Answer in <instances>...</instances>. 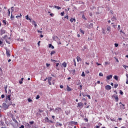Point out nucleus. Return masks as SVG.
Wrapping results in <instances>:
<instances>
[{
    "label": "nucleus",
    "instance_id": "c756f323",
    "mask_svg": "<svg viewBox=\"0 0 128 128\" xmlns=\"http://www.w3.org/2000/svg\"><path fill=\"white\" fill-rule=\"evenodd\" d=\"M74 66H76V59H73Z\"/></svg>",
    "mask_w": 128,
    "mask_h": 128
},
{
    "label": "nucleus",
    "instance_id": "c85d7f7f",
    "mask_svg": "<svg viewBox=\"0 0 128 128\" xmlns=\"http://www.w3.org/2000/svg\"><path fill=\"white\" fill-rule=\"evenodd\" d=\"M110 30H111L110 26H108L106 28V30H108V32H110Z\"/></svg>",
    "mask_w": 128,
    "mask_h": 128
},
{
    "label": "nucleus",
    "instance_id": "4c0bfd02",
    "mask_svg": "<svg viewBox=\"0 0 128 128\" xmlns=\"http://www.w3.org/2000/svg\"><path fill=\"white\" fill-rule=\"evenodd\" d=\"M28 102H32V100L30 99V98H28Z\"/></svg>",
    "mask_w": 128,
    "mask_h": 128
},
{
    "label": "nucleus",
    "instance_id": "393cba45",
    "mask_svg": "<svg viewBox=\"0 0 128 128\" xmlns=\"http://www.w3.org/2000/svg\"><path fill=\"white\" fill-rule=\"evenodd\" d=\"M66 90H68V92H70V90H72V89L70 88V86H67Z\"/></svg>",
    "mask_w": 128,
    "mask_h": 128
},
{
    "label": "nucleus",
    "instance_id": "f257e3e1",
    "mask_svg": "<svg viewBox=\"0 0 128 128\" xmlns=\"http://www.w3.org/2000/svg\"><path fill=\"white\" fill-rule=\"evenodd\" d=\"M12 102H9L7 104L4 102L2 104V106L4 110H8V106H12Z\"/></svg>",
    "mask_w": 128,
    "mask_h": 128
},
{
    "label": "nucleus",
    "instance_id": "4d7b16f0",
    "mask_svg": "<svg viewBox=\"0 0 128 128\" xmlns=\"http://www.w3.org/2000/svg\"><path fill=\"white\" fill-rule=\"evenodd\" d=\"M118 30H120V26L118 25Z\"/></svg>",
    "mask_w": 128,
    "mask_h": 128
},
{
    "label": "nucleus",
    "instance_id": "4468645a",
    "mask_svg": "<svg viewBox=\"0 0 128 128\" xmlns=\"http://www.w3.org/2000/svg\"><path fill=\"white\" fill-rule=\"evenodd\" d=\"M106 78L108 80H110V78H112V75H110L106 76Z\"/></svg>",
    "mask_w": 128,
    "mask_h": 128
},
{
    "label": "nucleus",
    "instance_id": "a878e982",
    "mask_svg": "<svg viewBox=\"0 0 128 128\" xmlns=\"http://www.w3.org/2000/svg\"><path fill=\"white\" fill-rule=\"evenodd\" d=\"M78 90H82V85L80 84L78 87Z\"/></svg>",
    "mask_w": 128,
    "mask_h": 128
},
{
    "label": "nucleus",
    "instance_id": "5fc2aeb1",
    "mask_svg": "<svg viewBox=\"0 0 128 128\" xmlns=\"http://www.w3.org/2000/svg\"><path fill=\"white\" fill-rule=\"evenodd\" d=\"M26 126H28V128H30V124L28 123H26Z\"/></svg>",
    "mask_w": 128,
    "mask_h": 128
},
{
    "label": "nucleus",
    "instance_id": "6e6552de",
    "mask_svg": "<svg viewBox=\"0 0 128 128\" xmlns=\"http://www.w3.org/2000/svg\"><path fill=\"white\" fill-rule=\"evenodd\" d=\"M6 30H4V28H2L0 30V34L1 36H2L4 34H6Z\"/></svg>",
    "mask_w": 128,
    "mask_h": 128
},
{
    "label": "nucleus",
    "instance_id": "a211bd4d",
    "mask_svg": "<svg viewBox=\"0 0 128 128\" xmlns=\"http://www.w3.org/2000/svg\"><path fill=\"white\" fill-rule=\"evenodd\" d=\"M48 48H52V50H54V46H52V44H48Z\"/></svg>",
    "mask_w": 128,
    "mask_h": 128
},
{
    "label": "nucleus",
    "instance_id": "0eeeda50",
    "mask_svg": "<svg viewBox=\"0 0 128 128\" xmlns=\"http://www.w3.org/2000/svg\"><path fill=\"white\" fill-rule=\"evenodd\" d=\"M78 106L80 108H84V104H82V102H78Z\"/></svg>",
    "mask_w": 128,
    "mask_h": 128
},
{
    "label": "nucleus",
    "instance_id": "13d9d810",
    "mask_svg": "<svg viewBox=\"0 0 128 128\" xmlns=\"http://www.w3.org/2000/svg\"><path fill=\"white\" fill-rule=\"evenodd\" d=\"M114 46H115L116 48H118V44H115Z\"/></svg>",
    "mask_w": 128,
    "mask_h": 128
},
{
    "label": "nucleus",
    "instance_id": "a19ab883",
    "mask_svg": "<svg viewBox=\"0 0 128 128\" xmlns=\"http://www.w3.org/2000/svg\"><path fill=\"white\" fill-rule=\"evenodd\" d=\"M82 18L84 20H86V16H84V15L82 16Z\"/></svg>",
    "mask_w": 128,
    "mask_h": 128
},
{
    "label": "nucleus",
    "instance_id": "9d476101",
    "mask_svg": "<svg viewBox=\"0 0 128 128\" xmlns=\"http://www.w3.org/2000/svg\"><path fill=\"white\" fill-rule=\"evenodd\" d=\"M105 88L106 90H112V86L110 85H106L105 86Z\"/></svg>",
    "mask_w": 128,
    "mask_h": 128
},
{
    "label": "nucleus",
    "instance_id": "c03bdc74",
    "mask_svg": "<svg viewBox=\"0 0 128 128\" xmlns=\"http://www.w3.org/2000/svg\"><path fill=\"white\" fill-rule=\"evenodd\" d=\"M82 76L84 77L86 76V74H84V72H82Z\"/></svg>",
    "mask_w": 128,
    "mask_h": 128
},
{
    "label": "nucleus",
    "instance_id": "58836bf2",
    "mask_svg": "<svg viewBox=\"0 0 128 128\" xmlns=\"http://www.w3.org/2000/svg\"><path fill=\"white\" fill-rule=\"evenodd\" d=\"M52 77H48V82H50L52 81Z\"/></svg>",
    "mask_w": 128,
    "mask_h": 128
},
{
    "label": "nucleus",
    "instance_id": "603ef678",
    "mask_svg": "<svg viewBox=\"0 0 128 128\" xmlns=\"http://www.w3.org/2000/svg\"><path fill=\"white\" fill-rule=\"evenodd\" d=\"M38 34H42V31H40V30H38Z\"/></svg>",
    "mask_w": 128,
    "mask_h": 128
},
{
    "label": "nucleus",
    "instance_id": "37998d69",
    "mask_svg": "<svg viewBox=\"0 0 128 128\" xmlns=\"http://www.w3.org/2000/svg\"><path fill=\"white\" fill-rule=\"evenodd\" d=\"M2 22L4 24H6V20H3Z\"/></svg>",
    "mask_w": 128,
    "mask_h": 128
},
{
    "label": "nucleus",
    "instance_id": "09e8293b",
    "mask_svg": "<svg viewBox=\"0 0 128 128\" xmlns=\"http://www.w3.org/2000/svg\"><path fill=\"white\" fill-rule=\"evenodd\" d=\"M8 16H10V9L8 10Z\"/></svg>",
    "mask_w": 128,
    "mask_h": 128
},
{
    "label": "nucleus",
    "instance_id": "de8ad7c7",
    "mask_svg": "<svg viewBox=\"0 0 128 128\" xmlns=\"http://www.w3.org/2000/svg\"><path fill=\"white\" fill-rule=\"evenodd\" d=\"M18 10H19L18 8H15V12H18Z\"/></svg>",
    "mask_w": 128,
    "mask_h": 128
},
{
    "label": "nucleus",
    "instance_id": "0e129e2a",
    "mask_svg": "<svg viewBox=\"0 0 128 128\" xmlns=\"http://www.w3.org/2000/svg\"><path fill=\"white\" fill-rule=\"evenodd\" d=\"M82 94L83 96H88V95L84 94V93H82Z\"/></svg>",
    "mask_w": 128,
    "mask_h": 128
},
{
    "label": "nucleus",
    "instance_id": "8fccbe9b",
    "mask_svg": "<svg viewBox=\"0 0 128 128\" xmlns=\"http://www.w3.org/2000/svg\"><path fill=\"white\" fill-rule=\"evenodd\" d=\"M65 113H66V114H67V116L70 114V112H68V111H66L65 112Z\"/></svg>",
    "mask_w": 128,
    "mask_h": 128
},
{
    "label": "nucleus",
    "instance_id": "9b49d317",
    "mask_svg": "<svg viewBox=\"0 0 128 128\" xmlns=\"http://www.w3.org/2000/svg\"><path fill=\"white\" fill-rule=\"evenodd\" d=\"M60 110H62V108H57L55 109V112L56 113L58 114L60 112Z\"/></svg>",
    "mask_w": 128,
    "mask_h": 128
},
{
    "label": "nucleus",
    "instance_id": "39448f33",
    "mask_svg": "<svg viewBox=\"0 0 128 128\" xmlns=\"http://www.w3.org/2000/svg\"><path fill=\"white\" fill-rule=\"evenodd\" d=\"M86 26L89 29L92 28H94V24H86Z\"/></svg>",
    "mask_w": 128,
    "mask_h": 128
},
{
    "label": "nucleus",
    "instance_id": "20e7f679",
    "mask_svg": "<svg viewBox=\"0 0 128 128\" xmlns=\"http://www.w3.org/2000/svg\"><path fill=\"white\" fill-rule=\"evenodd\" d=\"M5 50H6V54L7 56H10V50H8L7 48H5Z\"/></svg>",
    "mask_w": 128,
    "mask_h": 128
},
{
    "label": "nucleus",
    "instance_id": "aec40b11",
    "mask_svg": "<svg viewBox=\"0 0 128 128\" xmlns=\"http://www.w3.org/2000/svg\"><path fill=\"white\" fill-rule=\"evenodd\" d=\"M116 20V17L115 16H113V17L112 18V22H114V20Z\"/></svg>",
    "mask_w": 128,
    "mask_h": 128
},
{
    "label": "nucleus",
    "instance_id": "7ed1b4c3",
    "mask_svg": "<svg viewBox=\"0 0 128 128\" xmlns=\"http://www.w3.org/2000/svg\"><path fill=\"white\" fill-rule=\"evenodd\" d=\"M10 96H12V94H8V96H6V100H5V102H6V103L9 102L8 100L10 102V100H12V98H10Z\"/></svg>",
    "mask_w": 128,
    "mask_h": 128
},
{
    "label": "nucleus",
    "instance_id": "338daca9",
    "mask_svg": "<svg viewBox=\"0 0 128 128\" xmlns=\"http://www.w3.org/2000/svg\"><path fill=\"white\" fill-rule=\"evenodd\" d=\"M20 128H24V125H22Z\"/></svg>",
    "mask_w": 128,
    "mask_h": 128
},
{
    "label": "nucleus",
    "instance_id": "a18cd8bd",
    "mask_svg": "<svg viewBox=\"0 0 128 128\" xmlns=\"http://www.w3.org/2000/svg\"><path fill=\"white\" fill-rule=\"evenodd\" d=\"M99 76H104V74H102V72H100L99 74Z\"/></svg>",
    "mask_w": 128,
    "mask_h": 128
},
{
    "label": "nucleus",
    "instance_id": "ea45409f",
    "mask_svg": "<svg viewBox=\"0 0 128 128\" xmlns=\"http://www.w3.org/2000/svg\"><path fill=\"white\" fill-rule=\"evenodd\" d=\"M120 94L122 96V94H124V92H122V90H120Z\"/></svg>",
    "mask_w": 128,
    "mask_h": 128
},
{
    "label": "nucleus",
    "instance_id": "72a5a7b5",
    "mask_svg": "<svg viewBox=\"0 0 128 128\" xmlns=\"http://www.w3.org/2000/svg\"><path fill=\"white\" fill-rule=\"evenodd\" d=\"M71 72H72V74H74L75 72H76V70H72Z\"/></svg>",
    "mask_w": 128,
    "mask_h": 128
},
{
    "label": "nucleus",
    "instance_id": "e2e57ef3",
    "mask_svg": "<svg viewBox=\"0 0 128 128\" xmlns=\"http://www.w3.org/2000/svg\"><path fill=\"white\" fill-rule=\"evenodd\" d=\"M64 18H67V20H68V16H64Z\"/></svg>",
    "mask_w": 128,
    "mask_h": 128
},
{
    "label": "nucleus",
    "instance_id": "b1692460",
    "mask_svg": "<svg viewBox=\"0 0 128 128\" xmlns=\"http://www.w3.org/2000/svg\"><path fill=\"white\" fill-rule=\"evenodd\" d=\"M77 82H76V86H80V84H82V82H80V80H78Z\"/></svg>",
    "mask_w": 128,
    "mask_h": 128
},
{
    "label": "nucleus",
    "instance_id": "6e6d98bb",
    "mask_svg": "<svg viewBox=\"0 0 128 128\" xmlns=\"http://www.w3.org/2000/svg\"><path fill=\"white\" fill-rule=\"evenodd\" d=\"M36 24V21L33 20V21L32 22V24L34 25V24Z\"/></svg>",
    "mask_w": 128,
    "mask_h": 128
},
{
    "label": "nucleus",
    "instance_id": "774afa93",
    "mask_svg": "<svg viewBox=\"0 0 128 128\" xmlns=\"http://www.w3.org/2000/svg\"><path fill=\"white\" fill-rule=\"evenodd\" d=\"M126 84H128V78L126 79Z\"/></svg>",
    "mask_w": 128,
    "mask_h": 128
},
{
    "label": "nucleus",
    "instance_id": "423d86ee",
    "mask_svg": "<svg viewBox=\"0 0 128 128\" xmlns=\"http://www.w3.org/2000/svg\"><path fill=\"white\" fill-rule=\"evenodd\" d=\"M52 38L54 40H55L56 42H60V38L58 37V36H52Z\"/></svg>",
    "mask_w": 128,
    "mask_h": 128
},
{
    "label": "nucleus",
    "instance_id": "f03ea898",
    "mask_svg": "<svg viewBox=\"0 0 128 128\" xmlns=\"http://www.w3.org/2000/svg\"><path fill=\"white\" fill-rule=\"evenodd\" d=\"M4 40H6V42L8 44H10V42L12 40H10V37L8 38V35H6L3 37Z\"/></svg>",
    "mask_w": 128,
    "mask_h": 128
},
{
    "label": "nucleus",
    "instance_id": "5701e85b",
    "mask_svg": "<svg viewBox=\"0 0 128 128\" xmlns=\"http://www.w3.org/2000/svg\"><path fill=\"white\" fill-rule=\"evenodd\" d=\"M54 8H57L58 10H60L62 8L56 6H54Z\"/></svg>",
    "mask_w": 128,
    "mask_h": 128
},
{
    "label": "nucleus",
    "instance_id": "3c124183",
    "mask_svg": "<svg viewBox=\"0 0 128 128\" xmlns=\"http://www.w3.org/2000/svg\"><path fill=\"white\" fill-rule=\"evenodd\" d=\"M34 121L30 122V124H34Z\"/></svg>",
    "mask_w": 128,
    "mask_h": 128
},
{
    "label": "nucleus",
    "instance_id": "1a4fd4ad",
    "mask_svg": "<svg viewBox=\"0 0 128 128\" xmlns=\"http://www.w3.org/2000/svg\"><path fill=\"white\" fill-rule=\"evenodd\" d=\"M112 98H114L116 102H118V96H116L114 94V95H112Z\"/></svg>",
    "mask_w": 128,
    "mask_h": 128
},
{
    "label": "nucleus",
    "instance_id": "dca6fc26",
    "mask_svg": "<svg viewBox=\"0 0 128 128\" xmlns=\"http://www.w3.org/2000/svg\"><path fill=\"white\" fill-rule=\"evenodd\" d=\"M0 126H6V124H4V122L2 120L0 121Z\"/></svg>",
    "mask_w": 128,
    "mask_h": 128
},
{
    "label": "nucleus",
    "instance_id": "2eb2a0df",
    "mask_svg": "<svg viewBox=\"0 0 128 128\" xmlns=\"http://www.w3.org/2000/svg\"><path fill=\"white\" fill-rule=\"evenodd\" d=\"M45 122H50V119H48V118L46 117L44 118Z\"/></svg>",
    "mask_w": 128,
    "mask_h": 128
},
{
    "label": "nucleus",
    "instance_id": "c9c22d12",
    "mask_svg": "<svg viewBox=\"0 0 128 128\" xmlns=\"http://www.w3.org/2000/svg\"><path fill=\"white\" fill-rule=\"evenodd\" d=\"M118 84H114V88H118Z\"/></svg>",
    "mask_w": 128,
    "mask_h": 128
},
{
    "label": "nucleus",
    "instance_id": "bf43d9fd",
    "mask_svg": "<svg viewBox=\"0 0 128 128\" xmlns=\"http://www.w3.org/2000/svg\"><path fill=\"white\" fill-rule=\"evenodd\" d=\"M14 122H18V121L16 120V118H12Z\"/></svg>",
    "mask_w": 128,
    "mask_h": 128
},
{
    "label": "nucleus",
    "instance_id": "e433bc0d",
    "mask_svg": "<svg viewBox=\"0 0 128 128\" xmlns=\"http://www.w3.org/2000/svg\"><path fill=\"white\" fill-rule=\"evenodd\" d=\"M60 16H64V12H62L60 13Z\"/></svg>",
    "mask_w": 128,
    "mask_h": 128
},
{
    "label": "nucleus",
    "instance_id": "412c9836",
    "mask_svg": "<svg viewBox=\"0 0 128 128\" xmlns=\"http://www.w3.org/2000/svg\"><path fill=\"white\" fill-rule=\"evenodd\" d=\"M62 66H63L64 68H66V62H64L62 64Z\"/></svg>",
    "mask_w": 128,
    "mask_h": 128
},
{
    "label": "nucleus",
    "instance_id": "052dcab7",
    "mask_svg": "<svg viewBox=\"0 0 128 128\" xmlns=\"http://www.w3.org/2000/svg\"><path fill=\"white\" fill-rule=\"evenodd\" d=\"M86 96L89 98V100H90V96L87 94Z\"/></svg>",
    "mask_w": 128,
    "mask_h": 128
},
{
    "label": "nucleus",
    "instance_id": "f8f14e48",
    "mask_svg": "<svg viewBox=\"0 0 128 128\" xmlns=\"http://www.w3.org/2000/svg\"><path fill=\"white\" fill-rule=\"evenodd\" d=\"M70 124H71V126H72V124H74V126H76V124H78V122L71 121L70 122Z\"/></svg>",
    "mask_w": 128,
    "mask_h": 128
},
{
    "label": "nucleus",
    "instance_id": "4be33fe9",
    "mask_svg": "<svg viewBox=\"0 0 128 128\" xmlns=\"http://www.w3.org/2000/svg\"><path fill=\"white\" fill-rule=\"evenodd\" d=\"M77 62H80V60H82V58L78 56L76 57Z\"/></svg>",
    "mask_w": 128,
    "mask_h": 128
},
{
    "label": "nucleus",
    "instance_id": "49530a36",
    "mask_svg": "<svg viewBox=\"0 0 128 128\" xmlns=\"http://www.w3.org/2000/svg\"><path fill=\"white\" fill-rule=\"evenodd\" d=\"M2 74V70L0 68V75Z\"/></svg>",
    "mask_w": 128,
    "mask_h": 128
},
{
    "label": "nucleus",
    "instance_id": "864d4df0",
    "mask_svg": "<svg viewBox=\"0 0 128 128\" xmlns=\"http://www.w3.org/2000/svg\"><path fill=\"white\" fill-rule=\"evenodd\" d=\"M26 20H28V19L30 18H28V15H27V16H26Z\"/></svg>",
    "mask_w": 128,
    "mask_h": 128
},
{
    "label": "nucleus",
    "instance_id": "bb28decb",
    "mask_svg": "<svg viewBox=\"0 0 128 128\" xmlns=\"http://www.w3.org/2000/svg\"><path fill=\"white\" fill-rule=\"evenodd\" d=\"M114 80H118V76H114Z\"/></svg>",
    "mask_w": 128,
    "mask_h": 128
},
{
    "label": "nucleus",
    "instance_id": "680f3d73",
    "mask_svg": "<svg viewBox=\"0 0 128 128\" xmlns=\"http://www.w3.org/2000/svg\"><path fill=\"white\" fill-rule=\"evenodd\" d=\"M106 64H110V63H108V62H105V66H106Z\"/></svg>",
    "mask_w": 128,
    "mask_h": 128
},
{
    "label": "nucleus",
    "instance_id": "79ce46f5",
    "mask_svg": "<svg viewBox=\"0 0 128 128\" xmlns=\"http://www.w3.org/2000/svg\"><path fill=\"white\" fill-rule=\"evenodd\" d=\"M40 98V95H37L36 98V100H38V98Z\"/></svg>",
    "mask_w": 128,
    "mask_h": 128
},
{
    "label": "nucleus",
    "instance_id": "f3484780",
    "mask_svg": "<svg viewBox=\"0 0 128 128\" xmlns=\"http://www.w3.org/2000/svg\"><path fill=\"white\" fill-rule=\"evenodd\" d=\"M76 18H71L70 20V22H76Z\"/></svg>",
    "mask_w": 128,
    "mask_h": 128
},
{
    "label": "nucleus",
    "instance_id": "69168bd1",
    "mask_svg": "<svg viewBox=\"0 0 128 128\" xmlns=\"http://www.w3.org/2000/svg\"><path fill=\"white\" fill-rule=\"evenodd\" d=\"M1 98H4V94H2V95L1 96Z\"/></svg>",
    "mask_w": 128,
    "mask_h": 128
},
{
    "label": "nucleus",
    "instance_id": "ddd939ff",
    "mask_svg": "<svg viewBox=\"0 0 128 128\" xmlns=\"http://www.w3.org/2000/svg\"><path fill=\"white\" fill-rule=\"evenodd\" d=\"M120 108L121 110H125L126 108L124 107V104H122L120 105Z\"/></svg>",
    "mask_w": 128,
    "mask_h": 128
},
{
    "label": "nucleus",
    "instance_id": "7c9ffc66",
    "mask_svg": "<svg viewBox=\"0 0 128 128\" xmlns=\"http://www.w3.org/2000/svg\"><path fill=\"white\" fill-rule=\"evenodd\" d=\"M38 110L39 112H40V113L44 112V110H40V108H38Z\"/></svg>",
    "mask_w": 128,
    "mask_h": 128
},
{
    "label": "nucleus",
    "instance_id": "cd10ccee",
    "mask_svg": "<svg viewBox=\"0 0 128 128\" xmlns=\"http://www.w3.org/2000/svg\"><path fill=\"white\" fill-rule=\"evenodd\" d=\"M56 54V51L52 50L50 52V55L52 56V54Z\"/></svg>",
    "mask_w": 128,
    "mask_h": 128
},
{
    "label": "nucleus",
    "instance_id": "f704fd0d",
    "mask_svg": "<svg viewBox=\"0 0 128 128\" xmlns=\"http://www.w3.org/2000/svg\"><path fill=\"white\" fill-rule=\"evenodd\" d=\"M14 6H12L11 8V12H12H12H14Z\"/></svg>",
    "mask_w": 128,
    "mask_h": 128
},
{
    "label": "nucleus",
    "instance_id": "473e14b6",
    "mask_svg": "<svg viewBox=\"0 0 128 128\" xmlns=\"http://www.w3.org/2000/svg\"><path fill=\"white\" fill-rule=\"evenodd\" d=\"M80 32L81 34H84V31L80 29Z\"/></svg>",
    "mask_w": 128,
    "mask_h": 128
},
{
    "label": "nucleus",
    "instance_id": "2f4dec72",
    "mask_svg": "<svg viewBox=\"0 0 128 128\" xmlns=\"http://www.w3.org/2000/svg\"><path fill=\"white\" fill-rule=\"evenodd\" d=\"M10 18L12 20H14V16H12V14L11 15Z\"/></svg>",
    "mask_w": 128,
    "mask_h": 128
},
{
    "label": "nucleus",
    "instance_id": "6ab92c4d",
    "mask_svg": "<svg viewBox=\"0 0 128 128\" xmlns=\"http://www.w3.org/2000/svg\"><path fill=\"white\" fill-rule=\"evenodd\" d=\"M62 124L59 123L58 122H56V126H62Z\"/></svg>",
    "mask_w": 128,
    "mask_h": 128
}]
</instances>
